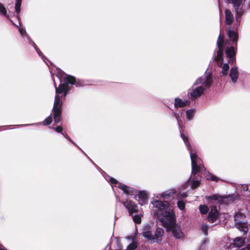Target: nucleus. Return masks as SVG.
Here are the masks:
<instances>
[{
    "instance_id": "f257e3e1",
    "label": "nucleus",
    "mask_w": 250,
    "mask_h": 250,
    "mask_svg": "<svg viewBox=\"0 0 250 250\" xmlns=\"http://www.w3.org/2000/svg\"><path fill=\"white\" fill-rule=\"evenodd\" d=\"M153 205L151 212L157 216L167 230H171L173 236L179 239L184 237V233L179 226L175 223L174 211L170 208L169 204L167 201L163 202L154 200L151 202Z\"/></svg>"
},
{
    "instance_id": "f03ea898",
    "label": "nucleus",
    "mask_w": 250,
    "mask_h": 250,
    "mask_svg": "<svg viewBox=\"0 0 250 250\" xmlns=\"http://www.w3.org/2000/svg\"><path fill=\"white\" fill-rule=\"evenodd\" d=\"M152 229V227L150 225H146L142 229L141 234L151 243L161 241L164 233V230L162 228H158L153 233Z\"/></svg>"
},
{
    "instance_id": "7ed1b4c3",
    "label": "nucleus",
    "mask_w": 250,
    "mask_h": 250,
    "mask_svg": "<svg viewBox=\"0 0 250 250\" xmlns=\"http://www.w3.org/2000/svg\"><path fill=\"white\" fill-rule=\"evenodd\" d=\"M181 136L183 138V141L186 143L187 148L190 150V155L191 161L192 166V173L195 174H196L201 168V160L197 156L195 153H193L190 149V146L188 144L187 142V138L184 135L181 134Z\"/></svg>"
},
{
    "instance_id": "20e7f679",
    "label": "nucleus",
    "mask_w": 250,
    "mask_h": 250,
    "mask_svg": "<svg viewBox=\"0 0 250 250\" xmlns=\"http://www.w3.org/2000/svg\"><path fill=\"white\" fill-rule=\"evenodd\" d=\"M62 107V102L60 100L59 96L56 95L53 106L54 119L55 123H58L61 121V108Z\"/></svg>"
},
{
    "instance_id": "39448f33",
    "label": "nucleus",
    "mask_w": 250,
    "mask_h": 250,
    "mask_svg": "<svg viewBox=\"0 0 250 250\" xmlns=\"http://www.w3.org/2000/svg\"><path fill=\"white\" fill-rule=\"evenodd\" d=\"M245 218V215L240 212L235 214L234 215V220L235 221L236 227L241 231H243L244 233H247L248 231V228L245 224L242 222Z\"/></svg>"
},
{
    "instance_id": "423d86ee",
    "label": "nucleus",
    "mask_w": 250,
    "mask_h": 250,
    "mask_svg": "<svg viewBox=\"0 0 250 250\" xmlns=\"http://www.w3.org/2000/svg\"><path fill=\"white\" fill-rule=\"evenodd\" d=\"M223 38L220 35L218 38L217 45L218 47V50L217 51V56L215 58V61L217 62L219 66H222L223 63Z\"/></svg>"
},
{
    "instance_id": "0eeeda50",
    "label": "nucleus",
    "mask_w": 250,
    "mask_h": 250,
    "mask_svg": "<svg viewBox=\"0 0 250 250\" xmlns=\"http://www.w3.org/2000/svg\"><path fill=\"white\" fill-rule=\"evenodd\" d=\"M228 1L232 4L235 11L236 18H240L243 13V5L245 0H228Z\"/></svg>"
},
{
    "instance_id": "6e6552de",
    "label": "nucleus",
    "mask_w": 250,
    "mask_h": 250,
    "mask_svg": "<svg viewBox=\"0 0 250 250\" xmlns=\"http://www.w3.org/2000/svg\"><path fill=\"white\" fill-rule=\"evenodd\" d=\"M212 83L211 76L210 74H207L204 77H201L198 78L196 82L194 83V85L202 84L204 86H209Z\"/></svg>"
},
{
    "instance_id": "1a4fd4ad",
    "label": "nucleus",
    "mask_w": 250,
    "mask_h": 250,
    "mask_svg": "<svg viewBox=\"0 0 250 250\" xmlns=\"http://www.w3.org/2000/svg\"><path fill=\"white\" fill-rule=\"evenodd\" d=\"M123 203L130 213H133L138 211L137 205L132 201L126 200L125 202H123Z\"/></svg>"
},
{
    "instance_id": "9d476101",
    "label": "nucleus",
    "mask_w": 250,
    "mask_h": 250,
    "mask_svg": "<svg viewBox=\"0 0 250 250\" xmlns=\"http://www.w3.org/2000/svg\"><path fill=\"white\" fill-rule=\"evenodd\" d=\"M56 88V95L59 96V94L62 93H64V95L65 96L67 92L69 90L68 88V85L67 83H63L60 84L59 87H57L56 85H55Z\"/></svg>"
},
{
    "instance_id": "9b49d317",
    "label": "nucleus",
    "mask_w": 250,
    "mask_h": 250,
    "mask_svg": "<svg viewBox=\"0 0 250 250\" xmlns=\"http://www.w3.org/2000/svg\"><path fill=\"white\" fill-rule=\"evenodd\" d=\"M218 216V211L216 207H212L209 212L208 219L211 222H214Z\"/></svg>"
},
{
    "instance_id": "f8f14e48",
    "label": "nucleus",
    "mask_w": 250,
    "mask_h": 250,
    "mask_svg": "<svg viewBox=\"0 0 250 250\" xmlns=\"http://www.w3.org/2000/svg\"><path fill=\"white\" fill-rule=\"evenodd\" d=\"M204 90V88L201 86L197 87L190 92V96L193 98H197L203 93Z\"/></svg>"
},
{
    "instance_id": "ddd939ff",
    "label": "nucleus",
    "mask_w": 250,
    "mask_h": 250,
    "mask_svg": "<svg viewBox=\"0 0 250 250\" xmlns=\"http://www.w3.org/2000/svg\"><path fill=\"white\" fill-rule=\"evenodd\" d=\"M233 21V16L228 9L225 10V22L227 24H231Z\"/></svg>"
},
{
    "instance_id": "4468645a",
    "label": "nucleus",
    "mask_w": 250,
    "mask_h": 250,
    "mask_svg": "<svg viewBox=\"0 0 250 250\" xmlns=\"http://www.w3.org/2000/svg\"><path fill=\"white\" fill-rule=\"evenodd\" d=\"M189 102L188 100H184L182 101L181 99L179 98H176L175 99V107L176 108L178 107H182L186 106L188 104Z\"/></svg>"
},
{
    "instance_id": "2eb2a0df",
    "label": "nucleus",
    "mask_w": 250,
    "mask_h": 250,
    "mask_svg": "<svg viewBox=\"0 0 250 250\" xmlns=\"http://www.w3.org/2000/svg\"><path fill=\"white\" fill-rule=\"evenodd\" d=\"M138 196L140 199L139 204L141 205H143V204H145L146 201L147 200V194L144 191H139Z\"/></svg>"
},
{
    "instance_id": "dca6fc26",
    "label": "nucleus",
    "mask_w": 250,
    "mask_h": 250,
    "mask_svg": "<svg viewBox=\"0 0 250 250\" xmlns=\"http://www.w3.org/2000/svg\"><path fill=\"white\" fill-rule=\"evenodd\" d=\"M229 76L230 77L231 80L233 82L235 83L236 82L238 76V70L237 68H231L229 74Z\"/></svg>"
},
{
    "instance_id": "f3484780",
    "label": "nucleus",
    "mask_w": 250,
    "mask_h": 250,
    "mask_svg": "<svg viewBox=\"0 0 250 250\" xmlns=\"http://www.w3.org/2000/svg\"><path fill=\"white\" fill-rule=\"evenodd\" d=\"M228 35L230 41L236 42L238 40V33L237 32L229 30Z\"/></svg>"
},
{
    "instance_id": "a211bd4d",
    "label": "nucleus",
    "mask_w": 250,
    "mask_h": 250,
    "mask_svg": "<svg viewBox=\"0 0 250 250\" xmlns=\"http://www.w3.org/2000/svg\"><path fill=\"white\" fill-rule=\"evenodd\" d=\"M245 239L240 238V237H236L234 240L233 246L235 247L239 248L242 247L245 244Z\"/></svg>"
},
{
    "instance_id": "6ab92c4d",
    "label": "nucleus",
    "mask_w": 250,
    "mask_h": 250,
    "mask_svg": "<svg viewBox=\"0 0 250 250\" xmlns=\"http://www.w3.org/2000/svg\"><path fill=\"white\" fill-rule=\"evenodd\" d=\"M119 188H121L125 193L127 194H132L134 193V189L124 185H120Z\"/></svg>"
},
{
    "instance_id": "aec40b11",
    "label": "nucleus",
    "mask_w": 250,
    "mask_h": 250,
    "mask_svg": "<svg viewBox=\"0 0 250 250\" xmlns=\"http://www.w3.org/2000/svg\"><path fill=\"white\" fill-rule=\"evenodd\" d=\"M195 110L194 109L188 110L186 111V117L188 120H191L193 118L195 114Z\"/></svg>"
},
{
    "instance_id": "412c9836",
    "label": "nucleus",
    "mask_w": 250,
    "mask_h": 250,
    "mask_svg": "<svg viewBox=\"0 0 250 250\" xmlns=\"http://www.w3.org/2000/svg\"><path fill=\"white\" fill-rule=\"evenodd\" d=\"M175 193V190L173 189H170L168 191H166V192L163 193L161 194V196L164 198L167 199L168 197L171 196V195H173Z\"/></svg>"
},
{
    "instance_id": "4be33fe9",
    "label": "nucleus",
    "mask_w": 250,
    "mask_h": 250,
    "mask_svg": "<svg viewBox=\"0 0 250 250\" xmlns=\"http://www.w3.org/2000/svg\"><path fill=\"white\" fill-rule=\"evenodd\" d=\"M200 212L202 214H206L208 211V208L207 206L205 205H201L199 207Z\"/></svg>"
},
{
    "instance_id": "5701e85b",
    "label": "nucleus",
    "mask_w": 250,
    "mask_h": 250,
    "mask_svg": "<svg viewBox=\"0 0 250 250\" xmlns=\"http://www.w3.org/2000/svg\"><path fill=\"white\" fill-rule=\"evenodd\" d=\"M226 54L228 57L231 59L235 54L234 49L233 47H230L226 50Z\"/></svg>"
},
{
    "instance_id": "b1692460",
    "label": "nucleus",
    "mask_w": 250,
    "mask_h": 250,
    "mask_svg": "<svg viewBox=\"0 0 250 250\" xmlns=\"http://www.w3.org/2000/svg\"><path fill=\"white\" fill-rule=\"evenodd\" d=\"M0 14L9 19V16L7 15V11L3 4L0 2Z\"/></svg>"
},
{
    "instance_id": "393cba45",
    "label": "nucleus",
    "mask_w": 250,
    "mask_h": 250,
    "mask_svg": "<svg viewBox=\"0 0 250 250\" xmlns=\"http://www.w3.org/2000/svg\"><path fill=\"white\" fill-rule=\"evenodd\" d=\"M65 80L67 82V83L73 84L75 83V78L74 77H72L71 76H67L65 78Z\"/></svg>"
},
{
    "instance_id": "a878e982",
    "label": "nucleus",
    "mask_w": 250,
    "mask_h": 250,
    "mask_svg": "<svg viewBox=\"0 0 250 250\" xmlns=\"http://www.w3.org/2000/svg\"><path fill=\"white\" fill-rule=\"evenodd\" d=\"M200 229L205 235H207L208 230V225H207L206 224L202 225L200 227Z\"/></svg>"
},
{
    "instance_id": "bb28decb",
    "label": "nucleus",
    "mask_w": 250,
    "mask_h": 250,
    "mask_svg": "<svg viewBox=\"0 0 250 250\" xmlns=\"http://www.w3.org/2000/svg\"><path fill=\"white\" fill-rule=\"evenodd\" d=\"M229 69V65L228 63H225L222 66V74L224 75H226L227 74V72Z\"/></svg>"
},
{
    "instance_id": "cd10ccee",
    "label": "nucleus",
    "mask_w": 250,
    "mask_h": 250,
    "mask_svg": "<svg viewBox=\"0 0 250 250\" xmlns=\"http://www.w3.org/2000/svg\"><path fill=\"white\" fill-rule=\"evenodd\" d=\"M177 206L180 209L183 210L185 208V204L183 201L180 200L177 202Z\"/></svg>"
},
{
    "instance_id": "c85d7f7f",
    "label": "nucleus",
    "mask_w": 250,
    "mask_h": 250,
    "mask_svg": "<svg viewBox=\"0 0 250 250\" xmlns=\"http://www.w3.org/2000/svg\"><path fill=\"white\" fill-rule=\"evenodd\" d=\"M133 220L135 223L139 224L141 222V217L139 215H135L133 217Z\"/></svg>"
},
{
    "instance_id": "c756f323",
    "label": "nucleus",
    "mask_w": 250,
    "mask_h": 250,
    "mask_svg": "<svg viewBox=\"0 0 250 250\" xmlns=\"http://www.w3.org/2000/svg\"><path fill=\"white\" fill-rule=\"evenodd\" d=\"M200 182L198 181H193L191 184V187L192 189H194L199 186Z\"/></svg>"
},
{
    "instance_id": "7c9ffc66",
    "label": "nucleus",
    "mask_w": 250,
    "mask_h": 250,
    "mask_svg": "<svg viewBox=\"0 0 250 250\" xmlns=\"http://www.w3.org/2000/svg\"><path fill=\"white\" fill-rule=\"evenodd\" d=\"M207 179L211 180V181H215L218 180V178L216 176H215L210 173L208 174V176L207 177Z\"/></svg>"
},
{
    "instance_id": "2f4dec72",
    "label": "nucleus",
    "mask_w": 250,
    "mask_h": 250,
    "mask_svg": "<svg viewBox=\"0 0 250 250\" xmlns=\"http://www.w3.org/2000/svg\"><path fill=\"white\" fill-rule=\"evenodd\" d=\"M52 117L51 116H49L44 120V122L46 125H48L52 123Z\"/></svg>"
},
{
    "instance_id": "473e14b6",
    "label": "nucleus",
    "mask_w": 250,
    "mask_h": 250,
    "mask_svg": "<svg viewBox=\"0 0 250 250\" xmlns=\"http://www.w3.org/2000/svg\"><path fill=\"white\" fill-rule=\"evenodd\" d=\"M21 6V4H20V3H16V4H15V10H16V12L18 13H19L21 11V8H20Z\"/></svg>"
},
{
    "instance_id": "72a5a7b5",
    "label": "nucleus",
    "mask_w": 250,
    "mask_h": 250,
    "mask_svg": "<svg viewBox=\"0 0 250 250\" xmlns=\"http://www.w3.org/2000/svg\"><path fill=\"white\" fill-rule=\"evenodd\" d=\"M206 198L207 199H213V200H214L215 201H217V200L220 201V200L218 198V197L217 195H213L211 197H210V196L207 197Z\"/></svg>"
},
{
    "instance_id": "f704fd0d",
    "label": "nucleus",
    "mask_w": 250,
    "mask_h": 250,
    "mask_svg": "<svg viewBox=\"0 0 250 250\" xmlns=\"http://www.w3.org/2000/svg\"><path fill=\"white\" fill-rule=\"evenodd\" d=\"M241 188L244 191H247L248 190V186L246 184L242 185Z\"/></svg>"
},
{
    "instance_id": "c9c22d12",
    "label": "nucleus",
    "mask_w": 250,
    "mask_h": 250,
    "mask_svg": "<svg viewBox=\"0 0 250 250\" xmlns=\"http://www.w3.org/2000/svg\"><path fill=\"white\" fill-rule=\"evenodd\" d=\"M55 130L57 132H61L62 130V128L61 126H58L55 128Z\"/></svg>"
},
{
    "instance_id": "e433bc0d",
    "label": "nucleus",
    "mask_w": 250,
    "mask_h": 250,
    "mask_svg": "<svg viewBox=\"0 0 250 250\" xmlns=\"http://www.w3.org/2000/svg\"><path fill=\"white\" fill-rule=\"evenodd\" d=\"M19 30L20 31L21 35H23L25 33V31L24 29L19 28Z\"/></svg>"
},
{
    "instance_id": "4c0bfd02",
    "label": "nucleus",
    "mask_w": 250,
    "mask_h": 250,
    "mask_svg": "<svg viewBox=\"0 0 250 250\" xmlns=\"http://www.w3.org/2000/svg\"><path fill=\"white\" fill-rule=\"evenodd\" d=\"M110 181L111 183L112 184H116L117 182V180L113 178H111L110 179Z\"/></svg>"
},
{
    "instance_id": "58836bf2",
    "label": "nucleus",
    "mask_w": 250,
    "mask_h": 250,
    "mask_svg": "<svg viewBox=\"0 0 250 250\" xmlns=\"http://www.w3.org/2000/svg\"><path fill=\"white\" fill-rule=\"evenodd\" d=\"M178 196L180 197H186L187 196V195L186 193H178Z\"/></svg>"
},
{
    "instance_id": "ea45409f",
    "label": "nucleus",
    "mask_w": 250,
    "mask_h": 250,
    "mask_svg": "<svg viewBox=\"0 0 250 250\" xmlns=\"http://www.w3.org/2000/svg\"><path fill=\"white\" fill-rule=\"evenodd\" d=\"M21 1H22V0H16V3L21 4Z\"/></svg>"
},
{
    "instance_id": "a19ab883",
    "label": "nucleus",
    "mask_w": 250,
    "mask_h": 250,
    "mask_svg": "<svg viewBox=\"0 0 250 250\" xmlns=\"http://www.w3.org/2000/svg\"><path fill=\"white\" fill-rule=\"evenodd\" d=\"M247 248H248L249 250H250V244L247 246Z\"/></svg>"
}]
</instances>
